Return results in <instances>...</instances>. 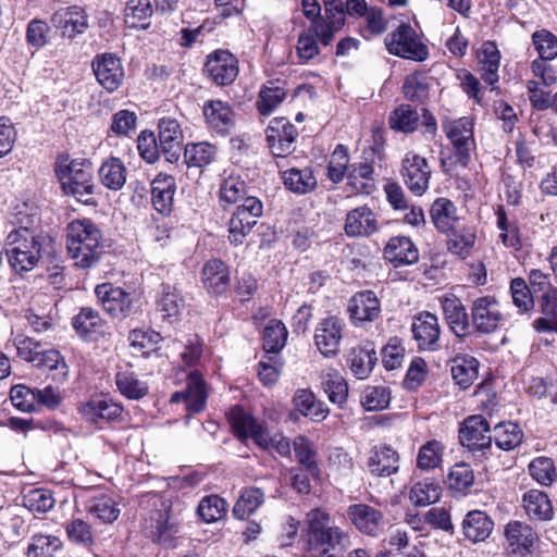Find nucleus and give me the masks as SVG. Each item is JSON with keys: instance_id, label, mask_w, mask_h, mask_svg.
<instances>
[{"instance_id": "1", "label": "nucleus", "mask_w": 557, "mask_h": 557, "mask_svg": "<svg viewBox=\"0 0 557 557\" xmlns=\"http://www.w3.org/2000/svg\"><path fill=\"white\" fill-rule=\"evenodd\" d=\"M52 251L53 238L44 232L28 231L27 226L12 230L5 239V256L16 273L33 270L42 257Z\"/></svg>"}, {"instance_id": "2", "label": "nucleus", "mask_w": 557, "mask_h": 557, "mask_svg": "<svg viewBox=\"0 0 557 557\" xmlns=\"http://www.w3.org/2000/svg\"><path fill=\"white\" fill-rule=\"evenodd\" d=\"M102 234L89 219L74 220L66 227V249L75 265L88 269L103 251Z\"/></svg>"}, {"instance_id": "3", "label": "nucleus", "mask_w": 557, "mask_h": 557, "mask_svg": "<svg viewBox=\"0 0 557 557\" xmlns=\"http://www.w3.org/2000/svg\"><path fill=\"white\" fill-rule=\"evenodd\" d=\"M308 544L319 557H345L351 543L348 532L330 524L327 513L313 510L309 515Z\"/></svg>"}, {"instance_id": "4", "label": "nucleus", "mask_w": 557, "mask_h": 557, "mask_svg": "<svg viewBox=\"0 0 557 557\" xmlns=\"http://www.w3.org/2000/svg\"><path fill=\"white\" fill-rule=\"evenodd\" d=\"M227 421L235 436L240 441L251 438L263 449H273L281 456L290 454L288 438L281 434L270 436L268 430L250 412L240 406L232 407L226 413Z\"/></svg>"}, {"instance_id": "5", "label": "nucleus", "mask_w": 557, "mask_h": 557, "mask_svg": "<svg viewBox=\"0 0 557 557\" xmlns=\"http://www.w3.org/2000/svg\"><path fill=\"white\" fill-rule=\"evenodd\" d=\"M55 173L63 191L85 205L91 203L95 189L94 170L89 160H73L69 164L58 163Z\"/></svg>"}, {"instance_id": "6", "label": "nucleus", "mask_w": 557, "mask_h": 557, "mask_svg": "<svg viewBox=\"0 0 557 557\" xmlns=\"http://www.w3.org/2000/svg\"><path fill=\"white\" fill-rule=\"evenodd\" d=\"M181 522L173 512L172 504L164 498H158L153 503L150 517L145 519L144 529L148 537L162 546H173V542L180 532Z\"/></svg>"}, {"instance_id": "7", "label": "nucleus", "mask_w": 557, "mask_h": 557, "mask_svg": "<svg viewBox=\"0 0 557 557\" xmlns=\"http://www.w3.org/2000/svg\"><path fill=\"white\" fill-rule=\"evenodd\" d=\"M391 54L413 61H424L429 55L428 47L420 41L417 32L408 24H400L384 39Z\"/></svg>"}, {"instance_id": "8", "label": "nucleus", "mask_w": 557, "mask_h": 557, "mask_svg": "<svg viewBox=\"0 0 557 557\" xmlns=\"http://www.w3.org/2000/svg\"><path fill=\"white\" fill-rule=\"evenodd\" d=\"M263 214V203L258 197H247L234 210L228 222L231 244L242 245Z\"/></svg>"}, {"instance_id": "9", "label": "nucleus", "mask_w": 557, "mask_h": 557, "mask_svg": "<svg viewBox=\"0 0 557 557\" xmlns=\"http://www.w3.org/2000/svg\"><path fill=\"white\" fill-rule=\"evenodd\" d=\"M459 441L474 456L485 457L492 447V434L487 420L482 416H470L461 423Z\"/></svg>"}, {"instance_id": "10", "label": "nucleus", "mask_w": 557, "mask_h": 557, "mask_svg": "<svg viewBox=\"0 0 557 557\" xmlns=\"http://www.w3.org/2000/svg\"><path fill=\"white\" fill-rule=\"evenodd\" d=\"M443 128L454 149L451 163L466 168L475 147L472 121L469 117H461L444 124Z\"/></svg>"}, {"instance_id": "11", "label": "nucleus", "mask_w": 557, "mask_h": 557, "mask_svg": "<svg viewBox=\"0 0 557 557\" xmlns=\"http://www.w3.org/2000/svg\"><path fill=\"white\" fill-rule=\"evenodd\" d=\"M82 419L99 429L122 421L123 407L111 398L98 395L78 405Z\"/></svg>"}, {"instance_id": "12", "label": "nucleus", "mask_w": 557, "mask_h": 557, "mask_svg": "<svg viewBox=\"0 0 557 557\" xmlns=\"http://www.w3.org/2000/svg\"><path fill=\"white\" fill-rule=\"evenodd\" d=\"M298 131L286 117H274L265 128V140L272 154L285 158L295 150Z\"/></svg>"}, {"instance_id": "13", "label": "nucleus", "mask_w": 557, "mask_h": 557, "mask_svg": "<svg viewBox=\"0 0 557 557\" xmlns=\"http://www.w3.org/2000/svg\"><path fill=\"white\" fill-rule=\"evenodd\" d=\"M400 174L407 188L416 196H422L429 188L431 169L428 160L409 151L401 161Z\"/></svg>"}, {"instance_id": "14", "label": "nucleus", "mask_w": 557, "mask_h": 557, "mask_svg": "<svg viewBox=\"0 0 557 557\" xmlns=\"http://www.w3.org/2000/svg\"><path fill=\"white\" fill-rule=\"evenodd\" d=\"M91 67L97 82L108 92H114L122 86L125 78L124 67L121 59L115 54H96Z\"/></svg>"}, {"instance_id": "15", "label": "nucleus", "mask_w": 557, "mask_h": 557, "mask_svg": "<svg viewBox=\"0 0 557 557\" xmlns=\"http://www.w3.org/2000/svg\"><path fill=\"white\" fill-rule=\"evenodd\" d=\"M203 73L218 86L230 85L238 75V61L227 50H216L207 57Z\"/></svg>"}, {"instance_id": "16", "label": "nucleus", "mask_w": 557, "mask_h": 557, "mask_svg": "<svg viewBox=\"0 0 557 557\" xmlns=\"http://www.w3.org/2000/svg\"><path fill=\"white\" fill-rule=\"evenodd\" d=\"M347 312L352 325L363 327L380 318V299L373 290L358 292L349 298Z\"/></svg>"}, {"instance_id": "17", "label": "nucleus", "mask_w": 557, "mask_h": 557, "mask_svg": "<svg viewBox=\"0 0 557 557\" xmlns=\"http://www.w3.org/2000/svg\"><path fill=\"white\" fill-rule=\"evenodd\" d=\"M345 323L337 317L322 319L314 330V345L325 358L338 355Z\"/></svg>"}, {"instance_id": "18", "label": "nucleus", "mask_w": 557, "mask_h": 557, "mask_svg": "<svg viewBox=\"0 0 557 557\" xmlns=\"http://www.w3.org/2000/svg\"><path fill=\"white\" fill-rule=\"evenodd\" d=\"M347 516L354 527L364 535L376 537L385 529L384 513L368 504L360 503L348 506Z\"/></svg>"}, {"instance_id": "19", "label": "nucleus", "mask_w": 557, "mask_h": 557, "mask_svg": "<svg viewBox=\"0 0 557 557\" xmlns=\"http://www.w3.org/2000/svg\"><path fill=\"white\" fill-rule=\"evenodd\" d=\"M95 294L103 309L114 318H126L135 311L132 296L121 287L104 283L96 287Z\"/></svg>"}, {"instance_id": "20", "label": "nucleus", "mask_w": 557, "mask_h": 557, "mask_svg": "<svg viewBox=\"0 0 557 557\" xmlns=\"http://www.w3.org/2000/svg\"><path fill=\"white\" fill-rule=\"evenodd\" d=\"M158 141L162 154L168 162H177L181 157L184 139L178 121L170 116L162 117L158 123Z\"/></svg>"}, {"instance_id": "21", "label": "nucleus", "mask_w": 557, "mask_h": 557, "mask_svg": "<svg viewBox=\"0 0 557 557\" xmlns=\"http://www.w3.org/2000/svg\"><path fill=\"white\" fill-rule=\"evenodd\" d=\"M505 535L510 557H533L537 535L533 529L520 521L507 524Z\"/></svg>"}, {"instance_id": "22", "label": "nucleus", "mask_w": 557, "mask_h": 557, "mask_svg": "<svg viewBox=\"0 0 557 557\" xmlns=\"http://www.w3.org/2000/svg\"><path fill=\"white\" fill-rule=\"evenodd\" d=\"M471 319L475 331L483 334L494 332L503 319L496 299L491 296L476 298L471 307Z\"/></svg>"}, {"instance_id": "23", "label": "nucleus", "mask_w": 557, "mask_h": 557, "mask_svg": "<svg viewBox=\"0 0 557 557\" xmlns=\"http://www.w3.org/2000/svg\"><path fill=\"white\" fill-rule=\"evenodd\" d=\"M411 331L419 349L435 350L437 348L441 329L435 314L429 311L417 314L412 320Z\"/></svg>"}, {"instance_id": "24", "label": "nucleus", "mask_w": 557, "mask_h": 557, "mask_svg": "<svg viewBox=\"0 0 557 557\" xmlns=\"http://www.w3.org/2000/svg\"><path fill=\"white\" fill-rule=\"evenodd\" d=\"M399 461L398 451L391 445L383 444L371 449L367 466L373 476L387 478L398 472Z\"/></svg>"}, {"instance_id": "25", "label": "nucleus", "mask_w": 557, "mask_h": 557, "mask_svg": "<svg viewBox=\"0 0 557 557\" xmlns=\"http://www.w3.org/2000/svg\"><path fill=\"white\" fill-rule=\"evenodd\" d=\"M207 393L205 382L197 371L190 372L185 391L176 392L171 397V403H184L186 410L194 414L206 407Z\"/></svg>"}, {"instance_id": "26", "label": "nucleus", "mask_w": 557, "mask_h": 557, "mask_svg": "<svg viewBox=\"0 0 557 557\" xmlns=\"http://www.w3.org/2000/svg\"><path fill=\"white\" fill-rule=\"evenodd\" d=\"M53 25L61 28L64 36L70 38L84 33L88 27V16L85 9L78 5L61 8L51 17Z\"/></svg>"}, {"instance_id": "27", "label": "nucleus", "mask_w": 557, "mask_h": 557, "mask_svg": "<svg viewBox=\"0 0 557 557\" xmlns=\"http://www.w3.org/2000/svg\"><path fill=\"white\" fill-rule=\"evenodd\" d=\"M385 260L395 268L410 265L419 260V250L407 236L392 237L383 251Z\"/></svg>"}, {"instance_id": "28", "label": "nucleus", "mask_w": 557, "mask_h": 557, "mask_svg": "<svg viewBox=\"0 0 557 557\" xmlns=\"http://www.w3.org/2000/svg\"><path fill=\"white\" fill-rule=\"evenodd\" d=\"M441 305L451 332L458 337L468 335L470 330L469 315L461 300L454 295L445 296L441 299Z\"/></svg>"}, {"instance_id": "29", "label": "nucleus", "mask_w": 557, "mask_h": 557, "mask_svg": "<svg viewBox=\"0 0 557 557\" xmlns=\"http://www.w3.org/2000/svg\"><path fill=\"white\" fill-rule=\"evenodd\" d=\"M175 190V178L170 174L159 173L151 182L153 208L162 214H169L172 211Z\"/></svg>"}, {"instance_id": "30", "label": "nucleus", "mask_w": 557, "mask_h": 557, "mask_svg": "<svg viewBox=\"0 0 557 557\" xmlns=\"http://www.w3.org/2000/svg\"><path fill=\"white\" fill-rule=\"evenodd\" d=\"M72 325L79 337L95 341L104 333L106 323L97 310L84 307L73 318Z\"/></svg>"}, {"instance_id": "31", "label": "nucleus", "mask_w": 557, "mask_h": 557, "mask_svg": "<svg viewBox=\"0 0 557 557\" xmlns=\"http://www.w3.org/2000/svg\"><path fill=\"white\" fill-rule=\"evenodd\" d=\"M376 231L377 221L369 207H358L347 213L345 232L348 236H370Z\"/></svg>"}, {"instance_id": "32", "label": "nucleus", "mask_w": 557, "mask_h": 557, "mask_svg": "<svg viewBox=\"0 0 557 557\" xmlns=\"http://www.w3.org/2000/svg\"><path fill=\"white\" fill-rule=\"evenodd\" d=\"M447 235V250L458 256L461 259H466L470 256L472 248L476 240L475 227L467 225L463 222L450 230L444 232Z\"/></svg>"}, {"instance_id": "33", "label": "nucleus", "mask_w": 557, "mask_h": 557, "mask_svg": "<svg viewBox=\"0 0 557 557\" xmlns=\"http://www.w3.org/2000/svg\"><path fill=\"white\" fill-rule=\"evenodd\" d=\"M202 283L212 295L225 293L230 286V271L227 265L218 259L206 262L202 268Z\"/></svg>"}, {"instance_id": "34", "label": "nucleus", "mask_w": 557, "mask_h": 557, "mask_svg": "<svg viewBox=\"0 0 557 557\" xmlns=\"http://www.w3.org/2000/svg\"><path fill=\"white\" fill-rule=\"evenodd\" d=\"M202 111L208 126L219 134H226L234 123L231 107L221 100L206 101Z\"/></svg>"}, {"instance_id": "35", "label": "nucleus", "mask_w": 557, "mask_h": 557, "mask_svg": "<svg viewBox=\"0 0 557 557\" xmlns=\"http://www.w3.org/2000/svg\"><path fill=\"white\" fill-rule=\"evenodd\" d=\"M430 215L435 227L441 233L449 232L463 222V219L457 213L455 203L443 197L434 200L430 209Z\"/></svg>"}, {"instance_id": "36", "label": "nucleus", "mask_w": 557, "mask_h": 557, "mask_svg": "<svg viewBox=\"0 0 557 557\" xmlns=\"http://www.w3.org/2000/svg\"><path fill=\"white\" fill-rule=\"evenodd\" d=\"M493 528V520L481 510L469 511L462 521L463 535L473 543L485 541L491 535Z\"/></svg>"}, {"instance_id": "37", "label": "nucleus", "mask_w": 557, "mask_h": 557, "mask_svg": "<svg viewBox=\"0 0 557 557\" xmlns=\"http://www.w3.org/2000/svg\"><path fill=\"white\" fill-rule=\"evenodd\" d=\"M480 64L481 78L491 86V90H498L500 53L493 41H485L482 45Z\"/></svg>"}, {"instance_id": "38", "label": "nucleus", "mask_w": 557, "mask_h": 557, "mask_svg": "<svg viewBox=\"0 0 557 557\" xmlns=\"http://www.w3.org/2000/svg\"><path fill=\"white\" fill-rule=\"evenodd\" d=\"M496 226L499 230V240L502 244L516 251L522 248L521 231L517 218L509 216L499 206L496 210Z\"/></svg>"}, {"instance_id": "39", "label": "nucleus", "mask_w": 557, "mask_h": 557, "mask_svg": "<svg viewBox=\"0 0 557 557\" xmlns=\"http://www.w3.org/2000/svg\"><path fill=\"white\" fill-rule=\"evenodd\" d=\"M347 184L358 194H372L375 190L372 163L366 160L351 164L347 173Z\"/></svg>"}, {"instance_id": "40", "label": "nucleus", "mask_w": 557, "mask_h": 557, "mask_svg": "<svg viewBox=\"0 0 557 557\" xmlns=\"http://www.w3.org/2000/svg\"><path fill=\"white\" fill-rule=\"evenodd\" d=\"M98 175L101 184L110 190H120L126 183L127 170L120 158L110 157L106 159L99 170Z\"/></svg>"}, {"instance_id": "41", "label": "nucleus", "mask_w": 557, "mask_h": 557, "mask_svg": "<svg viewBox=\"0 0 557 557\" xmlns=\"http://www.w3.org/2000/svg\"><path fill=\"white\" fill-rule=\"evenodd\" d=\"M157 312L163 321L173 323L181 314L184 300L177 289L170 284H163L160 296L157 299Z\"/></svg>"}, {"instance_id": "42", "label": "nucleus", "mask_w": 557, "mask_h": 557, "mask_svg": "<svg viewBox=\"0 0 557 557\" xmlns=\"http://www.w3.org/2000/svg\"><path fill=\"white\" fill-rule=\"evenodd\" d=\"M522 504L527 515L533 520L546 521L553 518V505L543 491H528L522 497Z\"/></svg>"}, {"instance_id": "43", "label": "nucleus", "mask_w": 557, "mask_h": 557, "mask_svg": "<svg viewBox=\"0 0 557 557\" xmlns=\"http://www.w3.org/2000/svg\"><path fill=\"white\" fill-rule=\"evenodd\" d=\"M85 509L91 516L104 523H112L120 515L115 500L108 494L97 492L91 495L85 504Z\"/></svg>"}, {"instance_id": "44", "label": "nucleus", "mask_w": 557, "mask_h": 557, "mask_svg": "<svg viewBox=\"0 0 557 557\" xmlns=\"http://www.w3.org/2000/svg\"><path fill=\"white\" fill-rule=\"evenodd\" d=\"M376 361V351L372 344H368L362 347H356L351 350L349 367L357 379L363 380L371 374Z\"/></svg>"}, {"instance_id": "45", "label": "nucleus", "mask_w": 557, "mask_h": 557, "mask_svg": "<svg viewBox=\"0 0 557 557\" xmlns=\"http://www.w3.org/2000/svg\"><path fill=\"white\" fill-rule=\"evenodd\" d=\"M450 372L455 383L467 389L478 377L479 361L471 356H457L451 360Z\"/></svg>"}, {"instance_id": "46", "label": "nucleus", "mask_w": 557, "mask_h": 557, "mask_svg": "<svg viewBox=\"0 0 557 557\" xmlns=\"http://www.w3.org/2000/svg\"><path fill=\"white\" fill-rule=\"evenodd\" d=\"M293 403L295 408L305 417L313 421H322L329 414V408L315 398L309 389H299L296 392Z\"/></svg>"}, {"instance_id": "47", "label": "nucleus", "mask_w": 557, "mask_h": 557, "mask_svg": "<svg viewBox=\"0 0 557 557\" xmlns=\"http://www.w3.org/2000/svg\"><path fill=\"white\" fill-rule=\"evenodd\" d=\"M284 185L295 194H307L317 187V178L311 168L289 169L283 172Z\"/></svg>"}, {"instance_id": "48", "label": "nucleus", "mask_w": 557, "mask_h": 557, "mask_svg": "<svg viewBox=\"0 0 557 557\" xmlns=\"http://www.w3.org/2000/svg\"><path fill=\"white\" fill-rule=\"evenodd\" d=\"M216 157V148L208 141L190 143L184 148V162L188 168H205Z\"/></svg>"}, {"instance_id": "49", "label": "nucleus", "mask_w": 557, "mask_h": 557, "mask_svg": "<svg viewBox=\"0 0 557 557\" xmlns=\"http://www.w3.org/2000/svg\"><path fill=\"white\" fill-rule=\"evenodd\" d=\"M263 503L264 493L261 488H244L233 507V515L239 520L248 519Z\"/></svg>"}, {"instance_id": "50", "label": "nucleus", "mask_w": 557, "mask_h": 557, "mask_svg": "<svg viewBox=\"0 0 557 557\" xmlns=\"http://www.w3.org/2000/svg\"><path fill=\"white\" fill-rule=\"evenodd\" d=\"M286 90L277 82H268L258 96L257 109L261 115H270L285 99Z\"/></svg>"}, {"instance_id": "51", "label": "nucleus", "mask_w": 557, "mask_h": 557, "mask_svg": "<svg viewBox=\"0 0 557 557\" xmlns=\"http://www.w3.org/2000/svg\"><path fill=\"white\" fill-rule=\"evenodd\" d=\"M151 15L152 7L149 0H128L124 9V21L129 28H147Z\"/></svg>"}, {"instance_id": "52", "label": "nucleus", "mask_w": 557, "mask_h": 557, "mask_svg": "<svg viewBox=\"0 0 557 557\" xmlns=\"http://www.w3.org/2000/svg\"><path fill=\"white\" fill-rule=\"evenodd\" d=\"M523 438V432L517 423L500 422L494 426L492 441L503 450H511L519 446Z\"/></svg>"}, {"instance_id": "53", "label": "nucleus", "mask_w": 557, "mask_h": 557, "mask_svg": "<svg viewBox=\"0 0 557 557\" xmlns=\"http://www.w3.org/2000/svg\"><path fill=\"white\" fill-rule=\"evenodd\" d=\"M33 364L53 372L52 377L55 381H64L69 373L67 366L61 354L55 349H47L45 346H42V350H40Z\"/></svg>"}, {"instance_id": "54", "label": "nucleus", "mask_w": 557, "mask_h": 557, "mask_svg": "<svg viewBox=\"0 0 557 557\" xmlns=\"http://www.w3.org/2000/svg\"><path fill=\"white\" fill-rule=\"evenodd\" d=\"M119 392L128 399H140L148 393V385L129 370L120 371L115 375Z\"/></svg>"}, {"instance_id": "55", "label": "nucleus", "mask_w": 557, "mask_h": 557, "mask_svg": "<svg viewBox=\"0 0 557 557\" xmlns=\"http://www.w3.org/2000/svg\"><path fill=\"white\" fill-rule=\"evenodd\" d=\"M297 461L304 466L306 472L312 478L320 476V468L315 460V450L312 443L305 436H297L293 443Z\"/></svg>"}, {"instance_id": "56", "label": "nucleus", "mask_w": 557, "mask_h": 557, "mask_svg": "<svg viewBox=\"0 0 557 557\" xmlns=\"http://www.w3.org/2000/svg\"><path fill=\"white\" fill-rule=\"evenodd\" d=\"M419 123V113L410 104H400L389 115L388 124L392 129L412 133Z\"/></svg>"}, {"instance_id": "57", "label": "nucleus", "mask_w": 557, "mask_h": 557, "mask_svg": "<svg viewBox=\"0 0 557 557\" xmlns=\"http://www.w3.org/2000/svg\"><path fill=\"white\" fill-rule=\"evenodd\" d=\"M219 193L220 200L228 205L244 202L249 197L246 182L239 175L233 174L222 181Z\"/></svg>"}, {"instance_id": "58", "label": "nucleus", "mask_w": 557, "mask_h": 557, "mask_svg": "<svg viewBox=\"0 0 557 557\" xmlns=\"http://www.w3.org/2000/svg\"><path fill=\"white\" fill-rule=\"evenodd\" d=\"M287 335L288 333L283 322L270 320L262 334L265 352H278L285 346Z\"/></svg>"}, {"instance_id": "59", "label": "nucleus", "mask_w": 557, "mask_h": 557, "mask_svg": "<svg viewBox=\"0 0 557 557\" xmlns=\"http://www.w3.org/2000/svg\"><path fill=\"white\" fill-rule=\"evenodd\" d=\"M62 542L53 535L36 534L32 537L27 548V557H55L61 549Z\"/></svg>"}, {"instance_id": "60", "label": "nucleus", "mask_w": 557, "mask_h": 557, "mask_svg": "<svg viewBox=\"0 0 557 557\" xmlns=\"http://www.w3.org/2000/svg\"><path fill=\"white\" fill-rule=\"evenodd\" d=\"M441 486L434 481L417 482L410 490V500L416 506H428L440 499Z\"/></svg>"}, {"instance_id": "61", "label": "nucleus", "mask_w": 557, "mask_h": 557, "mask_svg": "<svg viewBox=\"0 0 557 557\" xmlns=\"http://www.w3.org/2000/svg\"><path fill=\"white\" fill-rule=\"evenodd\" d=\"M444 446L437 440L428 441L423 444L417 456V466L422 470L437 468L443 458Z\"/></svg>"}, {"instance_id": "62", "label": "nucleus", "mask_w": 557, "mask_h": 557, "mask_svg": "<svg viewBox=\"0 0 557 557\" xmlns=\"http://www.w3.org/2000/svg\"><path fill=\"white\" fill-rule=\"evenodd\" d=\"M227 503L219 495L203 497L197 508L199 517L207 523L215 522L224 517Z\"/></svg>"}, {"instance_id": "63", "label": "nucleus", "mask_w": 557, "mask_h": 557, "mask_svg": "<svg viewBox=\"0 0 557 557\" xmlns=\"http://www.w3.org/2000/svg\"><path fill=\"white\" fill-rule=\"evenodd\" d=\"M389 391L384 386H367L360 396V403L367 411H379L388 407Z\"/></svg>"}, {"instance_id": "64", "label": "nucleus", "mask_w": 557, "mask_h": 557, "mask_svg": "<svg viewBox=\"0 0 557 557\" xmlns=\"http://www.w3.org/2000/svg\"><path fill=\"white\" fill-rule=\"evenodd\" d=\"M349 154L346 146L338 144L331 154L327 165V177L337 184L343 181L346 172L348 173Z\"/></svg>"}]
</instances>
